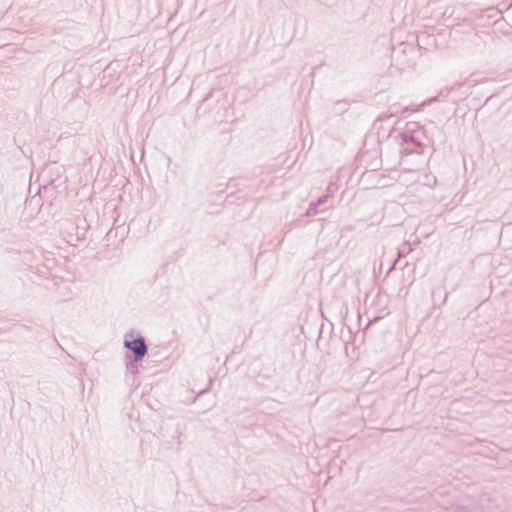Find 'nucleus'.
Returning <instances> with one entry per match:
<instances>
[{"label":"nucleus","mask_w":512,"mask_h":512,"mask_svg":"<svg viewBox=\"0 0 512 512\" xmlns=\"http://www.w3.org/2000/svg\"><path fill=\"white\" fill-rule=\"evenodd\" d=\"M125 346L134 352L137 359H141L147 352V347L143 338L134 337L133 335L127 336L124 342Z\"/></svg>","instance_id":"nucleus-1"}]
</instances>
